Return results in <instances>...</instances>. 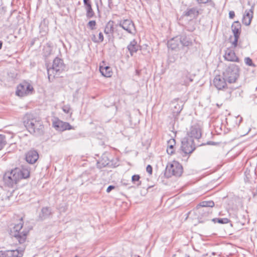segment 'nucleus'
Listing matches in <instances>:
<instances>
[{"label": "nucleus", "mask_w": 257, "mask_h": 257, "mask_svg": "<svg viewBox=\"0 0 257 257\" xmlns=\"http://www.w3.org/2000/svg\"><path fill=\"white\" fill-rule=\"evenodd\" d=\"M30 176V168L27 165L16 167L6 172L3 177L5 184L14 187L20 180L28 179Z\"/></svg>", "instance_id": "1"}, {"label": "nucleus", "mask_w": 257, "mask_h": 257, "mask_svg": "<svg viewBox=\"0 0 257 257\" xmlns=\"http://www.w3.org/2000/svg\"><path fill=\"white\" fill-rule=\"evenodd\" d=\"M23 123L27 130L35 136L44 134V125L41 119L31 113H27L24 116Z\"/></svg>", "instance_id": "2"}, {"label": "nucleus", "mask_w": 257, "mask_h": 257, "mask_svg": "<svg viewBox=\"0 0 257 257\" xmlns=\"http://www.w3.org/2000/svg\"><path fill=\"white\" fill-rule=\"evenodd\" d=\"M65 65L62 59L56 57L53 62L52 67H47L48 77L49 81L53 80L55 77L65 70Z\"/></svg>", "instance_id": "3"}, {"label": "nucleus", "mask_w": 257, "mask_h": 257, "mask_svg": "<svg viewBox=\"0 0 257 257\" xmlns=\"http://www.w3.org/2000/svg\"><path fill=\"white\" fill-rule=\"evenodd\" d=\"M22 218L20 222L16 224L13 229L11 230V234L16 238V239L21 244L25 242L29 231L26 229L22 230L23 223H22Z\"/></svg>", "instance_id": "4"}, {"label": "nucleus", "mask_w": 257, "mask_h": 257, "mask_svg": "<svg viewBox=\"0 0 257 257\" xmlns=\"http://www.w3.org/2000/svg\"><path fill=\"white\" fill-rule=\"evenodd\" d=\"M239 75V68L234 64H230L223 73V76L229 83H234Z\"/></svg>", "instance_id": "5"}, {"label": "nucleus", "mask_w": 257, "mask_h": 257, "mask_svg": "<svg viewBox=\"0 0 257 257\" xmlns=\"http://www.w3.org/2000/svg\"><path fill=\"white\" fill-rule=\"evenodd\" d=\"M194 141L190 138L185 137L182 141V145L179 150V153L183 157L190 155L195 150Z\"/></svg>", "instance_id": "6"}, {"label": "nucleus", "mask_w": 257, "mask_h": 257, "mask_svg": "<svg viewBox=\"0 0 257 257\" xmlns=\"http://www.w3.org/2000/svg\"><path fill=\"white\" fill-rule=\"evenodd\" d=\"M182 173V165L177 162H174L167 165L164 174L167 178H170L172 176L180 177Z\"/></svg>", "instance_id": "7"}, {"label": "nucleus", "mask_w": 257, "mask_h": 257, "mask_svg": "<svg viewBox=\"0 0 257 257\" xmlns=\"http://www.w3.org/2000/svg\"><path fill=\"white\" fill-rule=\"evenodd\" d=\"M33 91L32 86L29 82L24 81L18 85L16 94L19 96L23 97L32 93Z\"/></svg>", "instance_id": "8"}, {"label": "nucleus", "mask_w": 257, "mask_h": 257, "mask_svg": "<svg viewBox=\"0 0 257 257\" xmlns=\"http://www.w3.org/2000/svg\"><path fill=\"white\" fill-rule=\"evenodd\" d=\"M201 137V132L199 125L197 124H194L190 126L187 131L186 138L198 140Z\"/></svg>", "instance_id": "9"}, {"label": "nucleus", "mask_w": 257, "mask_h": 257, "mask_svg": "<svg viewBox=\"0 0 257 257\" xmlns=\"http://www.w3.org/2000/svg\"><path fill=\"white\" fill-rule=\"evenodd\" d=\"M241 24L238 21L233 23L231 26V30L234 35V39L232 42V45L234 48L237 45L238 40L241 33Z\"/></svg>", "instance_id": "10"}, {"label": "nucleus", "mask_w": 257, "mask_h": 257, "mask_svg": "<svg viewBox=\"0 0 257 257\" xmlns=\"http://www.w3.org/2000/svg\"><path fill=\"white\" fill-rule=\"evenodd\" d=\"M183 105V102L179 98H175L171 101L170 107L174 115H178L180 113Z\"/></svg>", "instance_id": "11"}, {"label": "nucleus", "mask_w": 257, "mask_h": 257, "mask_svg": "<svg viewBox=\"0 0 257 257\" xmlns=\"http://www.w3.org/2000/svg\"><path fill=\"white\" fill-rule=\"evenodd\" d=\"M214 206V202L213 201H203L201 202L196 206V208L199 210V212H204L205 216L209 214L210 212L208 208H202L206 207H213Z\"/></svg>", "instance_id": "12"}, {"label": "nucleus", "mask_w": 257, "mask_h": 257, "mask_svg": "<svg viewBox=\"0 0 257 257\" xmlns=\"http://www.w3.org/2000/svg\"><path fill=\"white\" fill-rule=\"evenodd\" d=\"M254 7V4H252L251 5V8L249 10H246L245 11L242 20V22L244 25L246 26L250 25L253 17Z\"/></svg>", "instance_id": "13"}, {"label": "nucleus", "mask_w": 257, "mask_h": 257, "mask_svg": "<svg viewBox=\"0 0 257 257\" xmlns=\"http://www.w3.org/2000/svg\"><path fill=\"white\" fill-rule=\"evenodd\" d=\"M224 77L220 75H217L213 80V83L215 87L218 90L225 89L226 88L227 84Z\"/></svg>", "instance_id": "14"}, {"label": "nucleus", "mask_w": 257, "mask_h": 257, "mask_svg": "<svg viewBox=\"0 0 257 257\" xmlns=\"http://www.w3.org/2000/svg\"><path fill=\"white\" fill-rule=\"evenodd\" d=\"M53 126L59 131L70 130L72 128L71 125L68 122H63L59 119L53 121Z\"/></svg>", "instance_id": "15"}, {"label": "nucleus", "mask_w": 257, "mask_h": 257, "mask_svg": "<svg viewBox=\"0 0 257 257\" xmlns=\"http://www.w3.org/2000/svg\"><path fill=\"white\" fill-rule=\"evenodd\" d=\"M39 158L38 152L34 150H31L26 153L25 160L29 164H34Z\"/></svg>", "instance_id": "16"}, {"label": "nucleus", "mask_w": 257, "mask_h": 257, "mask_svg": "<svg viewBox=\"0 0 257 257\" xmlns=\"http://www.w3.org/2000/svg\"><path fill=\"white\" fill-rule=\"evenodd\" d=\"M225 60L231 62H239V58L236 56L234 51L227 49L224 55Z\"/></svg>", "instance_id": "17"}, {"label": "nucleus", "mask_w": 257, "mask_h": 257, "mask_svg": "<svg viewBox=\"0 0 257 257\" xmlns=\"http://www.w3.org/2000/svg\"><path fill=\"white\" fill-rule=\"evenodd\" d=\"M183 15L192 18H196L199 15L198 9L197 7L187 8L184 12Z\"/></svg>", "instance_id": "18"}, {"label": "nucleus", "mask_w": 257, "mask_h": 257, "mask_svg": "<svg viewBox=\"0 0 257 257\" xmlns=\"http://www.w3.org/2000/svg\"><path fill=\"white\" fill-rule=\"evenodd\" d=\"M51 214V209L49 207H43L41 209V213L39 214V219L42 221L48 218Z\"/></svg>", "instance_id": "19"}, {"label": "nucleus", "mask_w": 257, "mask_h": 257, "mask_svg": "<svg viewBox=\"0 0 257 257\" xmlns=\"http://www.w3.org/2000/svg\"><path fill=\"white\" fill-rule=\"evenodd\" d=\"M24 249L9 250L6 251L7 255L9 257H22L23 255Z\"/></svg>", "instance_id": "20"}, {"label": "nucleus", "mask_w": 257, "mask_h": 257, "mask_svg": "<svg viewBox=\"0 0 257 257\" xmlns=\"http://www.w3.org/2000/svg\"><path fill=\"white\" fill-rule=\"evenodd\" d=\"M180 44L179 37H177L168 41V45L169 48L172 50H175L179 47Z\"/></svg>", "instance_id": "21"}, {"label": "nucleus", "mask_w": 257, "mask_h": 257, "mask_svg": "<svg viewBox=\"0 0 257 257\" xmlns=\"http://www.w3.org/2000/svg\"><path fill=\"white\" fill-rule=\"evenodd\" d=\"M114 22L112 21H109L106 25L104 32L106 35H112L114 32Z\"/></svg>", "instance_id": "22"}, {"label": "nucleus", "mask_w": 257, "mask_h": 257, "mask_svg": "<svg viewBox=\"0 0 257 257\" xmlns=\"http://www.w3.org/2000/svg\"><path fill=\"white\" fill-rule=\"evenodd\" d=\"M175 144L176 141L174 139H171L168 141L167 152L168 154L172 155L174 153V146Z\"/></svg>", "instance_id": "23"}, {"label": "nucleus", "mask_w": 257, "mask_h": 257, "mask_svg": "<svg viewBox=\"0 0 257 257\" xmlns=\"http://www.w3.org/2000/svg\"><path fill=\"white\" fill-rule=\"evenodd\" d=\"M140 49V46L137 44V42L135 40H133L130 43V53L133 56L134 53Z\"/></svg>", "instance_id": "24"}, {"label": "nucleus", "mask_w": 257, "mask_h": 257, "mask_svg": "<svg viewBox=\"0 0 257 257\" xmlns=\"http://www.w3.org/2000/svg\"><path fill=\"white\" fill-rule=\"evenodd\" d=\"M179 42L183 46H189L192 45V42L191 40L186 36L182 35L179 38Z\"/></svg>", "instance_id": "25"}, {"label": "nucleus", "mask_w": 257, "mask_h": 257, "mask_svg": "<svg viewBox=\"0 0 257 257\" xmlns=\"http://www.w3.org/2000/svg\"><path fill=\"white\" fill-rule=\"evenodd\" d=\"M116 26L128 32V20L127 19H123L118 21Z\"/></svg>", "instance_id": "26"}, {"label": "nucleus", "mask_w": 257, "mask_h": 257, "mask_svg": "<svg viewBox=\"0 0 257 257\" xmlns=\"http://www.w3.org/2000/svg\"><path fill=\"white\" fill-rule=\"evenodd\" d=\"M99 70L101 74L105 77H108L111 76V69L108 66H106L104 67L100 66Z\"/></svg>", "instance_id": "27"}, {"label": "nucleus", "mask_w": 257, "mask_h": 257, "mask_svg": "<svg viewBox=\"0 0 257 257\" xmlns=\"http://www.w3.org/2000/svg\"><path fill=\"white\" fill-rule=\"evenodd\" d=\"M109 163V160L104 156L99 161H98L97 167L99 168H102L108 165Z\"/></svg>", "instance_id": "28"}, {"label": "nucleus", "mask_w": 257, "mask_h": 257, "mask_svg": "<svg viewBox=\"0 0 257 257\" xmlns=\"http://www.w3.org/2000/svg\"><path fill=\"white\" fill-rule=\"evenodd\" d=\"M13 191H6L5 190L3 191L1 195H2V200L3 201L10 200V198L12 196Z\"/></svg>", "instance_id": "29"}, {"label": "nucleus", "mask_w": 257, "mask_h": 257, "mask_svg": "<svg viewBox=\"0 0 257 257\" xmlns=\"http://www.w3.org/2000/svg\"><path fill=\"white\" fill-rule=\"evenodd\" d=\"M132 182L137 187H139L141 184L140 176L139 175H134L132 177Z\"/></svg>", "instance_id": "30"}, {"label": "nucleus", "mask_w": 257, "mask_h": 257, "mask_svg": "<svg viewBox=\"0 0 257 257\" xmlns=\"http://www.w3.org/2000/svg\"><path fill=\"white\" fill-rule=\"evenodd\" d=\"M214 223H218L220 224H226L229 222V220L227 218H215L212 219Z\"/></svg>", "instance_id": "31"}, {"label": "nucleus", "mask_w": 257, "mask_h": 257, "mask_svg": "<svg viewBox=\"0 0 257 257\" xmlns=\"http://www.w3.org/2000/svg\"><path fill=\"white\" fill-rule=\"evenodd\" d=\"M86 17L88 19L92 18L94 15V13L91 7L86 8Z\"/></svg>", "instance_id": "32"}, {"label": "nucleus", "mask_w": 257, "mask_h": 257, "mask_svg": "<svg viewBox=\"0 0 257 257\" xmlns=\"http://www.w3.org/2000/svg\"><path fill=\"white\" fill-rule=\"evenodd\" d=\"M6 140L5 136L0 135V150H2L6 145Z\"/></svg>", "instance_id": "33"}, {"label": "nucleus", "mask_w": 257, "mask_h": 257, "mask_svg": "<svg viewBox=\"0 0 257 257\" xmlns=\"http://www.w3.org/2000/svg\"><path fill=\"white\" fill-rule=\"evenodd\" d=\"M96 22L94 20L90 21L88 24L87 26L91 30H94L96 29Z\"/></svg>", "instance_id": "34"}, {"label": "nucleus", "mask_w": 257, "mask_h": 257, "mask_svg": "<svg viewBox=\"0 0 257 257\" xmlns=\"http://www.w3.org/2000/svg\"><path fill=\"white\" fill-rule=\"evenodd\" d=\"M93 37L94 38H92V40L95 42H101L103 41V34L101 32H100L99 33V36H98V40H95V35H93Z\"/></svg>", "instance_id": "35"}, {"label": "nucleus", "mask_w": 257, "mask_h": 257, "mask_svg": "<svg viewBox=\"0 0 257 257\" xmlns=\"http://www.w3.org/2000/svg\"><path fill=\"white\" fill-rule=\"evenodd\" d=\"M245 63L249 66H254V64L253 63L252 60L249 57H245L244 59Z\"/></svg>", "instance_id": "36"}, {"label": "nucleus", "mask_w": 257, "mask_h": 257, "mask_svg": "<svg viewBox=\"0 0 257 257\" xmlns=\"http://www.w3.org/2000/svg\"><path fill=\"white\" fill-rule=\"evenodd\" d=\"M62 110L64 112L69 113L70 111L71 107L69 105H66L63 106Z\"/></svg>", "instance_id": "37"}, {"label": "nucleus", "mask_w": 257, "mask_h": 257, "mask_svg": "<svg viewBox=\"0 0 257 257\" xmlns=\"http://www.w3.org/2000/svg\"><path fill=\"white\" fill-rule=\"evenodd\" d=\"M146 171L147 172L150 174V175H151L152 174V172H153V168L152 167L151 165H148L147 166V168H146Z\"/></svg>", "instance_id": "38"}, {"label": "nucleus", "mask_w": 257, "mask_h": 257, "mask_svg": "<svg viewBox=\"0 0 257 257\" xmlns=\"http://www.w3.org/2000/svg\"><path fill=\"white\" fill-rule=\"evenodd\" d=\"M84 4L86 8L91 7V2L90 0H83Z\"/></svg>", "instance_id": "39"}, {"label": "nucleus", "mask_w": 257, "mask_h": 257, "mask_svg": "<svg viewBox=\"0 0 257 257\" xmlns=\"http://www.w3.org/2000/svg\"><path fill=\"white\" fill-rule=\"evenodd\" d=\"M211 0H196L198 4H206Z\"/></svg>", "instance_id": "40"}, {"label": "nucleus", "mask_w": 257, "mask_h": 257, "mask_svg": "<svg viewBox=\"0 0 257 257\" xmlns=\"http://www.w3.org/2000/svg\"><path fill=\"white\" fill-rule=\"evenodd\" d=\"M115 186H113V185H110L109 186L107 189H106V192L107 193H109L111 190H112L113 189H114L115 188Z\"/></svg>", "instance_id": "41"}, {"label": "nucleus", "mask_w": 257, "mask_h": 257, "mask_svg": "<svg viewBox=\"0 0 257 257\" xmlns=\"http://www.w3.org/2000/svg\"><path fill=\"white\" fill-rule=\"evenodd\" d=\"M235 16V14L233 11H230L229 13V17L230 19H233Z\"/></svg>", "instance_id": "42"}, {"label": "nucleus", "mask_w": 257, "mask_h": 257, "mask_svg": "<svg viewBox=\"0 0 257 257\" xmlns=\"http://www.w3.org/2000/svg\"><path fill=\"white\" fill-rule=\"evenodd\" d=\"M131 25H132V27H134V24L133 23V22L132 21H130V27L131 26ZM129 33H131V34L134 33V32L131 30V28L130 27Z\"/></svg>", "instance_id": "43"}, {"label": "nucleus", "mask_w": 257, "mask_h": 257, "mask_svg": "<svg viewBox=\"0 0 257 257\" xmlns=\"http://www.w3.org/2000/svg\"><path fill=\"white\" fill-rule=\"evenodd\" d=\"M181 83L183 85H187L188 83V78L186 77V79L183 81H181Z\"/></svg>", "instance_id": "44"}, {"label": "nucleus", "mask_w": 257, "mask_h": 257, "mask_svg": "<svg viewBox=\"0 0 257 257\" xmlns=\"http://www.w3.org/2000/svg\"><path fill=\"white\" fill-rule=\"evenodd\" d=\"M3 191H4V190H3V187L1 186H0V195H1V194L2 193Z\"/></svg>", "instance_id": "45"}, {"label": "nucleus", "mask_w": 257, "mask_h": 257, "mask_svg": "<svg viewBox=\"0 0 257 257\" xmlns=\"http://www.w3.org/2000/svg\"><path fill=\"white\" fill-rule=\"evenodd\" d=\"M3 42L2 41H0V50L2 49V46H3Z\"/></svg>", "instance_id": "46"}, {"label": "nucleus", "mask_w": 257, "mask_h": 257, "mask_svg": "<svg viewBox=\"0 0 257 257\" xmlns=\"http://www.w3.org/2000/svg\"><path fill=\"white\" fill-rule=\"evenodd\" d=\"M136 75H139L140 74V71L138 70H136Z\"/></svg>", "instance_id": "47"}, {"label": "nucleus", "mask_w": 257, "mask_h": 257, "mask_svg": "<svg viewBox=\"0 0 257 257\" xmlns=\"http://www.w3.org/2000/svg\"><path fill=\"white\" fill-rule=\"evenodd\" d=\"M0 257H5L4 254L1 251L0 252Z\"/></svg>", "instance_id": "48"}, {"label": "nucleus", "mask_w": 257, "mask_h": 257, "mask_svg": "<svg viewBox=\"0 0 257 257\" xmlns=\"http://www.w3.org/2000/svg\"><path fill=\"white\" fill-rule=\"evenodd\" d=\"M194 30V28H193V29H189V31L192 32V31H193Z\"/></svg>", "instance_id": "49"}, {"label": "nucleus", "mask_w": 257, "mask_h": 257, "mask_svg": "<svg viewBox=\"0 0 257 257\" xmlns=\"http://www.w3.org/2000/svg\"><path fill=\"white\" fill-rule=\"evenodd\" d=\"M248 5H249V6L251 5L249 1L248 2Z\"/></svg>", "instance_id": "50"}, {"label": "nucleus", "mask_w": 257, "mask_h": 257, "mask_svg": "<svg viewBox=\"0 0 257 257\" xmlns=\"http://www.w3.org/2000/svg\"><path fill=\"white\" fill-rule=\"evenodd\" d=\"M126 48L128 50V46H127Z\"/></svg>", "instance_id": "51"}, {"label": "nucleus", "mask_w": 257, "mask_h": 257, "mask_svg": "<svg viewBox=\"0 0 257 257\" xmlns=\"http://www.w3.org/2000/svg\"><path fill=\"white\" fill-rule=\"evenodd\" d=\"M75 257H77V255H76V256H75Z\"/></svg>", "instance_id": "52"}]
</instances>
